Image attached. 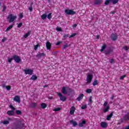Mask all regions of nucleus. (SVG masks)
<instances>
[{
    "instance_id": "nucleus-1",
    "label": "nucleus",
    "mask_w": 129,
    "mask_h": 129,
    "mask_svg": "<svg viewBox=\"0 0 129 129\" xmlns=\"http://www.w3.org/2000/svg\"><path fill=\"white\" fill-rule=\"evenodd\" d=\"M61 92L62 94L66 95L68 92L70 93V92H72V89L69 88V87L64 86L62 87Z\"/></svg>"
},
{
    "instance_id": "nucleus-2",
    "label": "nucleus",
    "mask_w": 129,
    "mask_h": 129,
    "mask_svg": "<svg viewBox=\"0 0 129 129\" xmlns=\"http://www.w3.org/2000/svg\"><path fill=\"white\" fill-rule=\"evenodd\" d=\"M25 127V123L21 120H19L16 124L15 129H24Z\"/></svg>"
},
{
    "instance_id": "nucleus-3",
    "label": "nucleus",
    "mask_w": 129,
    "mask_h": 129,
    "mask_svg": "<svg viewBox=\"0 0 129 129\" xmlns=\"http://www.w3.org/2000/svg\"><path fill=\"white\" fill-rule=\"evenodd\" d=\"M92 79H93V76L90 74H88L87 75L86 84H90L91 83V81H92Z\"/></svg>"
},
{
    "instance_id": "nucleus-4",
    "label": "nucleus",
    "mask_w": 129,
    "mask_h": 129,
    "mask_svg": "<svg viewBox=\"0 0 129 129\" xmlns=\"http://www.w3.org/2000/svg\"><path fill=\"white\" fill-rule=\"evenodd\" d=\"M7 19L9 20V23H13V22L16 21V19H17V16H13V14H10L8 16Z\"/></svg>"
},
{
    "instance_id": "nucleus-5",
    "label": "nucleus",
    "mask_w": 129,
    "mask_h": 129,
    "mask_svg": "<svg viewBox=\"0 0 129 129\" xmlns=\"http://www.w3.org/2000/svg\"><path fill=\"white\" fill-rule=\"evenodd\" d=\"M13 60L15 61L16 63H20V62H21V58L20 57V56H19V55L14 54L13 56Z\"/></svg>"
},
{
    "instance_id": "nucleus-6",
    "label": "nucleus",
    "mask_w": 129,
    "mask_h": 129,
    "mask_svg": "<svg viewBox=\"0 0 129 129\" xmlns=\"http://www.w3.org/2000/svg\"><path fill=\"white\" fill-rule=\"evenodd\" d=\"M57 95L59 96L60 100L63 102L66 101V99H67L66 96H63L61 93H57Z\"/></svg>"
},
{
    "instance_id": "nucleus-7",
    "label": "nucleus",
    "mask_w": 129,
    "mask_h": 129,
    "mask_svg": "<svg viewBox=\"0 0 129 129\" xmlns=\"http://www.w3.org/2000/svg\"><path fill=\"white\" fill-rule=\"evenodd\" d=\"M25 74L28 75H33V73L34 71L31 69H24L23 70Z\"/></svg>"
},
{
    "instance_id": "nucleus-8",
    "label": "nucleus",
    "mask_w": 129,
    "mask_h": 129,
    "mask_svg": "<svg viewBox=\"0 0 129 129\" xmlns=\"http://www.w3.org/2000/svg\"><path fill=\"white\" fill-rule=\"evenodd\" d=\"M65 13L67 14V15H71L72 16H73V15H75V14H76V12L73 11L72 10H66Z\"/></svg>"
},
{
    "instance_id": "nucleus-9",
    "label": "nucleus",
    "mask_w": 129,
    "mask_h": 129,
    "mask_svg": "<svg viewBox=\"0 0 129 129\" xmlns=\"http://www.w3.org/2000/svg\"><path fill=\"white\" fill-rule=\"evenodd\" d=\"M112 52H113V49H112V48H109L108 49L105 50L104 53L105 55H110Z\"/></svg>"
},
{
    "instance_id": "nucleus-10",
    "label": "nucleus",
    "mask_w": 129,
    "mask_h": 129,
    "mask_svg": "<svg viewBox=\"0 0 129 129\" xmlns=\"http://www.w3.org/2000/svg\"><path fill=\"white\" fill-rule=\"evenodd\" d=\"M46 56V54L44 52H38V54H36V57L38 58V59H41L42 57H45Z\"/></svg>"
},
{
    "instance_id": "nucleus-11",
    "label": "nucleus",
    "mask_w": 129,
    "mask_h": 129,
    "mask_svg": "<svg viewBox=\"0 0 129 129\" xmlns=\"http://www.w3.org/2000/svg\"><path fill=\"white\" fill-rule=\"evenodd\" d=\"M111 39L112 41H116L117 40V35L116 34H113L112 33L111 35Z\"/></svg>"
},
{
    "instance_id": "nucleus-12",
    "label": "nucleus",
    "mask_w": 129,
    "mask_h": 129,
    "mask_svg": "<svg viewBox=\"0 0 129 129\" xmlns=\"http://www.w3.org/2000/svg\"><path fill=\"white\" fill-rule=\"evenodd\" d=\"M75 110H76V108L74 106H73L70 108V113L71 115H73L74 114V112H75Z\"/></svg>"
},
{
    "instance_id": "nucleus-13",
    "label": "nucleus",
    "mask_w": 129,
    "mask_h": 129,
    "mask_svg": "<svg viewBox=\"0 0 129 129\" xmlns=\"http://www.w3.org/2000/svg\"><path fill=\"white\" fill-rule=\"evenodd\" d=\"M100 125L103 128H106V127H107V123L106 122L102 121L100 123Z\"/></svg>"
},
{
    "instance_id": "nucleus-14",
    "label": "nucleus",
    "mask_w": 129,
    "mask_h": 129,
    "mask_svg": "<svg viewBox=\"0 0 129 129\" xmlns=\"http://www.w3.org/2000/svg\"><path fill=\"white\" fill-rule=\"evenodd\" d=\"M51 46H52V44H51V43H50V42L47 41L46 43V47L47 50H51Z\"/></svg>"
},
{
    "instance_id": "nucleus-15",
    "label": "nucleus",
    "mask_w": 129,
    "mask_h": 129,
    "mask_svg": "<svg viewBox=\"0 0 129 129\" xmlns=\"http://www.w3.org/2000/svg\"><path fill=\"white\" fill-rule=\"evenodd\" d=\"M84 124H86V120H83L81 122L79 123V126L80 127H83Z\"/></svg>"
},
{
    "instance_id": "nucleus-16",
    "label": "nucleus",
    "mask_w": 129,
    "mask_h": 129,
    "mask_svg": "<svg viewBox=\"0 0 129 129\" xmlns=\"http://www.w3.org/2000/svg\"><path fill=\"white\" fill-rule=\"evenodd\" d=\"M110 108V107H109V105H107L106 107H104L103 111L104 113L106 112H108L109 111V109Z\"/></svg>"
},
{
    "instance_id": "nucleus-17",
    "label": "nucleus",
    "mask_w": 129,
    "mask_h": 129,
    "mask_svg": "<svg viewBox=\"0 0 129 129\" xmlns=\"http://www.w3.org/2000/svg\"><path fill=\"white\" fill-rule=\"evenodd\" d=\"M7 114L10 116H13V115H15V111L8 110L7 111Z\"/></svg>"
},
{
    "instance_id": "nucleus-18",
    "label": "nucleus",
    "mask_w": 129,
    "mask_h": 129,
    "mask_svg": "<svg viewBox=\"0 0 129 129\" xmlns=\"http://www.w3.org/2000/svg\"><path fill=\"white\" fill-rule=\"evenodd\" d=\"M84 97V94H80L79 97L77 98V100H78V101H80V100H82L83 99Z\"/></svg>"
},
{
    "instance_id": "nucleus-19",
    "label": "nucleus",
    "mask_w": 129,
    "mask_h": 129,
    "mask_svg": "<svg viewBox=\"0 0 129 129\" xmlns=\"http://www.w3.org/2000/svg\"><path fill=\"white\" fill-rule=\"evenodd\" d=\"M113 115V112H111L109 115L107 116V117H106L107 120H110Z\"/></svg>"
},
{
    "instance_id": "nucleus-20",
    "label": "nucleus",
    "mask_w": 129,
    "mask_h": 129,
    "mask_svg": "<svg viewBox=\"0 0 129 129\" xmlns=\"http://www.w3.org/2000/svg\"><path fill=\"white\" fill-rule=\"evenodd\" d=\"M14 101H16V102H20L21 100L20 99V97L19 96H15L14 98Z\"/></svg>"
},
{
    "instance_id": "nucleus-21",
    "label": "nucleus",
    "mask_w": 129,
    "mask_h": 129,
    "mask_svg": "<svg viewBox=\"0 0 129 129\" xmlns=\"http://www.w3.org/2000/svg\"><path fill=\"white\" fill-rule=\"evenodd\" d=\"M102 4V0H95L94 5H100Z\"/></svg>"
},
{
    "instance_id": "nucleus-22",
    "label": "nucleus",
    "mask_w": 129,
    "mask_h": 129,
    "mask_svg": "<svg viewBox=\"0 0 129 129\" xmlns=\"http://www.w3.org/2000/svg\"><path fill=\"white\" fill-rule=\"evenodd\" d=\"M70 123L73 124V126H76L77 125H78V124L77 123V122L76 121H75L73 120H71L70 121Z\"/></svg>"
},
{
    "instance_id": "nucleus-23",
    "label": "nucleus",
    "mask_w": 129,
    "mask_h": 129,
    "mask_svg": "<svg viewBox=\"0 0 129 129\" xmlns=\"http://www.w3.org/2000/svg\"><path fill=\"white\" fill-rule=\"evenodd\" d=\"M106 48V44L104 43L103 46L101 47V49H100V52H102L104 51V50Z\"/></svg>"
},
{
    "instance_id": "nucleus-24",
    "label": "nucleus",
    "mask_w": 129,
    "mask_h": 129,
    "mask_svg": "<svg viewBox=\"0 0 129 129\" xmlns=\"http://www.w3.org/2000/svg\"><path fill=\"white\" fill-rule=\"evenodd\" d=\"M30 106L31 107H32V108H36V106H37V103H31L30 104Z\"/></svg>"
},
{
    "instance_id": "nucleus-25",
    "label": "nucleus",
    "mask_w": 129,
    "mask_h": 129,
    "mask_svg": "<svg viewBox=\"0 0 129 129\" xmlns=\"http://www.w3.org/2000/svg\"><path fill=\"white\" fill-rule=\"evenodd\" d=\"M123 120H129V115H128L127 114H125L123 116Z\"/></svg>"
},
{
    "instance_id": "nucleus-26",
    "label": "nucleus",
    "mask_w": 129,
    "mask_h": 129,
    "mask_svg": "<svg viewBox=\"0 0 129 129\" xmlns=\"http://www.w3.org/2000/svg\"><path fill=\"white\" fill-rule=\"evenodd\" d=\"M41 108H42L43 109H45V108L47 107V104H46V103H42L41 104Z\"/></svg>"
},
{
    "instance_id": "nucleus-27",
    "label": "nucleus",
    "mask_w": 129,
    "mask_h": 129,
    "mask_svg": "<svg viewBox=\"0 0 129 129\" xmlns=\"http://www.w3.org/2000/svg\"><path fill=\"white\" fill-rule=\"evenodd\" d=\"M38 79V77L36 76L35 75L32 76L31 80H37Z\"/></svg>"
},
{
    "instance_id": "nucleus-28",
    "label": "nucleus",
    "mask_w": 129,
    "mask_h": 129,
    "mask_svg": "<svg viewBox=\"0 0 129 129\" xmlns=\"http://www.w3.org/2000/svg\"><path fill=\"white\" fill-rule=\"evenodd\" d=\"M112 0H106L104 3V5H105V6H108V5H109V4H110V2L112 1Z\"/></svg>"
},
{
    "instance_id": "nucleus-29",
    "label": "nucleus",
    "mask_w": 129,
    "mask_h": 129,
    "mask_svg": "<svg viewBox=\"0 0 129 129\" xmlns=\"http://www.w3.org/2000/svg\"><path fill=\"white\" fill-rule=\"evenodd\" d=\"M13 27H14V24L9 26L7 28V29H6V32H8V31H10V30H11V29L13 28Z\"/></svg>"
},
{
    "instance_id": "nucleus-30",
    "label": "nucleus",
    "mask_w": 129,
    "mask_h": 129,
    "mask_svg": "<svg viewBox=\"0 0 129 129\" xmlns=\"http://www.w3.org/2000/svg\"><path fill=\"white\" fill-rule=\"evenodd\" d=\"M122 49H123V50H124L126 52H127V51L129 50V47L127 46H124L122 47Z\"/></svg>"
},
{
    "instance_id": "nucleus-31",
    "label": "nucleus",
    "mask_w": 129,
    "mask_h": 129,
    "mask_svg": "<svg viewBox=\"0 0 129 129\" xmlns=\"http://www.w3.org/2000/svg\"><path fill=\"white\" fill-rule=\"evenodd\" d=\"M46 18H47V15L45 14H42V15L41 16L42 20H46Z\"/></svg>"
},
{
    "instance_id": "nucleus-32",
    "label": "nucleus",
    "mask_w": 129,
    "mask_h": 129,
    "mask_svg": "<svg viewBox=\"0 0 129 129\" xmlns=\"http://www.w3.org/2000/svg\"><path fill=\"white\" fill-rule=\"evenodd\" d=\"M16 114H18V115H21V114H22V111H21L20 110H17L16 111Z\"/></svg>"
},
{
    "instance_id": "nucleus-33",
    "label": "nucleus",
    "mask_w": 129,
    "mask_h": 129,
    "mask_svg": "<svg viewBox=\"0 0 129 129\" xmlns=\"http://www.w3.org/2000/svg\"><path fill=\"white\" fill-rule=\"evenodd\" d=\"M98 84V81L97 80H95L93 83V86H95V85H97Z\"/></svg>"
},
{
    "instance_id": "nucleus-34",
    "label": "nucleus",
    "mask_w": 129,
    "mask_h": 129,
    "mask_svg": "<svg viewBox=\"0 0 129 129\" xmlns=\"http://www.w3.org/2000/svg\"><path fill=\"white\" fill-rule=\"evenodd\" d=\"M47 18L48 20H51V19H52V13H49Z\"/></svg>"
},
{
    "instance_id": "nucleus-35",
    "label": "nucleus",
    "mask_w": 129,
    "mask_h": 129,
    "mask_svg": "<svg viewBox=\"0 0 129 129\" xmlns=\"http://www.w3.org/2000/svg\"><path fill=\"white\" fill-rule=\"evenodd\" d=\"M9 107H10V108H11V109H12V110H12V111H15V110H16V108H15V107H14V106H13V105H10L9 106Z\"/></svg>"
},
{
    "instance_id": "nucleus-36",
    "label": "nucleus",
    "mask_w": 129,
    "mask_h": 129,
    "mask_svg": "<svg viewBox=\"0 0 129 129\" xmlns=\"http://www.w3.org/2000/svg\"><path fill=\"white\" fill-rule=\"evenodd\" d=\"M6 10H7V6H6L5 5H4L3 6V10H2L3 13L6 12Z\"/></svg>"
},
{
    "instance_id": "nucleus-37",
    "label": "nucleus",
    "mask_w": 129,
    "mask_h": 129,
    "mask_svg": "<svg viewBox=\"0 0 129 129\" xmlns=\"http://www.w3.org/2000/svg\"><path fill=\"white\" fill-rule=\"evenodd\" d=\"M86 92H87V93H91V92H92V90H91V89H87Z\"/></svg>"
},
{
    "instance_id": "nucleus-38",
    "label": "nucleus",
    "mask_w": 129,
    "mask_h": 129,
    "mask_svg": "<svg viewBox=\"0 0 129 129\" xmlns=\"http://www.w3.org/2000/svg\"><path fill=\"white\" fill-rule=\"evenodd\" d=\"M118 1L119 0H112V2L113 5H115L118 3Z\"/></svg>"
},
{
    "instance_id": "nucleus-39",
    "label": "nucleus",
    "mask_w": 129,
    "mask_h": 129,
    "mask_svg": "<svg viewBox=\"0 0 129 129\" xmlns=\"http://www.w3.org/2000/svg\"><path fill=\"white\" fill-rule=\"evenodd\" d=\"M89 102L90 103H92L93 102V101H92V96H90L89 98Z\"/></svg>"
},
{
    "instance_id": "nucleus-40",
    "label": "nucleus",
    "mask_w": 129,
    "mask_h": 129,
    "mask_svg": "<svg viewBox=\"0 0 129 129\" xmlns=\"http://www.w3.org/2000/svg\"><path fill=\"white\" fill-rule=\"evenodd\" d=\"M8 60L9 63H12V61H13V60H14V58H13V57H12V58L8 57Z\"/></svg>"
},
{
    "instance_id": "nucleus-41",
    "label": "nucleus",
    "mask_w": 129,
    "mask_h": 129,
    "mask_svg": "<svg viewBox=\"0 0 129 129\" xmlns=\"http://www.w3.org/2000/svg\"><path fill=\"white\" fill-rule=\"evenodd\" d=\"M3 124H9V123H10V121H9L8 120H4L3 122Z\"/></svg>"
},
{
    "instance_id": "nucleus-42",
    "label": "nucleus",
    "mask_w": 129,
    "mask_h": 129,
    "mask_svg": "<svg viewBox=\"0 0 129 129\" xmlns=\"http://www.w3.org/2000/svg\"><path fill=\"white\" fill-rule=\"evenodd\" d=\"M77 35V33H73V34L71 35L70 36H69V38H74V37H75Z\"/></svg>"
},
{
    "instance_id": "nucleus-43",
    "label": "nucleus",
    "mask_w": 129,
    "mask_h": 129,
    "mask_svg": "<svg viewBox=\"0 0 129 129\" xmlns=\"http://www.w3.org/2000/svg\"><path fill=\"white\" fill-rule=\"evenodd\" d=\"M68 47H69V45H68V44H67V43H66L64 45H63V47H62V49H65L66 48H68Z\"/></svg>"
},
{
    "instance_id": "nucleus-44",
    "label": "nucleus",
    "mask_w": 129,
    "mask_h": 129,
    "mask_svg": "<svg viewBox=\"0 0 129 129\" xmlns=\"http://www.w3.org/2000/svg\"><path fill=\"white\" fill-rule=\"evenodd\" d=\"M54 111H59L60 110H61V108H60L59 107L58 108H55L53 109Z\"/></svg>"
},
{
    "instance_id": "nucleus-45",
    "label": "nucleus",
    "mask_w": 129,
    "mask_h": 129,
    "mask_svg": "<svg viewBox=\"0 0 129 129\" xmlns=\"http://www.w3.org/2000/svg\"><path fill=\"white\" fill-rule=\"evenodd\" d=\"M85 108H87V105H83L81 107V109H85Z\"/></svg>"
},
{
    "instance_id": "nucleus-46",
    "label": "nucleus",
    "mask_w": 129,
    "mask_h": 129,
    "mask_svg": "<svg viewBox=\"0 0 129 129\" xmlns=\"http://www.w3.org/2000/svg\"><path fill=\"white\" fill-rule=\"evenodd\" d=\"M6 89L7 90H10V89H12V87H11V86H7L6 87Z\"/></svg>"
},
{
    "instance_id": "nucleus-47",
    "label": "nucleus",
    "mask_w": 129,
    "mask_h": 129,
    "mask_svg": "<svg viewBox=\"0 0 129 129\" xmlns=\"http://www.w3.org/2000/svg\"><path fill=\"white\" fill-rule=\"evenodd\" d=\"M107 104H108V102H105L103 104L104 107H106L107 106Z\"/></svg>"
},
{
    "instance_id": "nucleus-48",
    "label": "nucleus",
    "mask_w": 129,
    "mask_h": 129,
    "mask_svg": "<svg viewBox=\"0 0 129 129\" xmlns=\"http://www.w3.org/2000/svg\"><path fill=\"white\" fill-rule=\"evenodd\" d=\"M22 26H23V23L22 22H21L20 23H19L17 27L18 28H21V27H22Z\"/></svg>"
},
{
    "instance_id": "nucleus-49",
    "label": "nucleus",
    "mask_w": 129,
    "mask_h": 129,
    "mask_svg": "<svg viewBox=\"0 0 129 129\" xmlns=\"http://www.w3.org/2000/svg\"><path fill=\"white\" fill-rule=\"evenodd\" d=\"M39 47V44H36L34 46V50H37Z\"/></svg>"
},
{
    "instance_id": "nucleus-50",
    "label": "nucleus",
    "mask_w": 129,
    "mask_h": 129,
    "mask_svg": "<svg viewBox=\"0 0 129 129\" xmlns=\"http://www.w3.org/2000/svg\"><path fill=\"white\" fill-rule=\"evenodd\" d=\"M110 63H111V64H112V63H114V59L112 58L110 59Z\"/></svg>"
},
{
    "instance_id": "nucleus-51",
    "label": "nucleus",
    "mask_w": 129,
    "mask_h": 129,
    "mask_svg": "<svg viewBox=\"0 0 129 129\" xmlns=\"http://www.w3.org/2000/svg\"><path fill=\"white\" fill-rule=\"evenodd\" d=\"M125 78V75H123V76H121L120 77V80H122V79H123V78Z\"/></svg>"
},
{
    "instance_id": "nucleus-52",
    "label": "nucleus",
    "mask_w": 129,
    "mask_h": 129,
    "mask_svg": "<svg viewBox=\"0 0 129 129\" xmlns=\"http://www.w3.org/2000/svg\"><path fill=\"white\" fill-rule=\"evenodd\" d=\"M57 31H58V32H62V29H61V28H57L56 29Z\"/></svg>"
},
{
    "instance_id": "nucleus-53",
    "label": "nucleus",
    "mask_w": 129,
    "mask_h": 129,
    "mask_svg": "<svg viewBox=\"0 0 129 129\" xmlns=\"http://www.w3.org/2000/svg\"><path fill=\"white\" fill-rule=\"evenodd\" d=\"M29 10L30 12H32L33 11V7H32V6H30V7H29Z\"/></svg>"
},
{
    "instance_id": "nucleus-54",
    "label": "nucleus",
    "mask_w": 129,
    "mask_h": 129,
    "mask_svg": "<svg viewBox=\"0 0 129 129\" xmlns=\"http://www.w3.org/2000/svg\"><path fill=\"white\" fill-rule=\"evenodd\" d=\"M68 37H69V36L68 35V34H64L63 35V38H64V39H66V38H68Z\"/></svg>"
},
{
    "instance_id": "nucleus-55",
    "label": "nucleus",
    "mask_w": 129,
    "mask_h": 129,
    "mask_svg": "<svg viewBox=\"0 0 129 129\" xmlns=\"http://www.w3.org/2000/svg\"><path fill=\"white\" fill-rule=\"evenodd\" d=\"M60 43H61V41H58V42H57L55 44V45H56V46H59V45H60Z\"/></svg>"
},
{
    "instance_id": "nucleus-56",
    "label": "nucleus",
    "mask_w": 129,
    "mask_h": 129,
    "mask_svg": "<svg viewBox=\"0 0 129 129\" xmlns=\"http://www.w3.org/2000/svg\"><path fill=\"white\" fill-rule=\"evenodd\" d=\"M29 37V35L26 33L24 35V38H27Z\"/></svg>"
},
{
    "instance_id": "nucleus-57",
    "label": "nucleus",
    "mask_w": 129,
    "mask_h": 129,
    "mask_svg": "<svg viewBox=\"0 0 129 129\" xmlns=\"http://www.w3.org/2000/svg\"><path fill=\"white\" fill-rule=\"evenodd\" d=\"M20 19H22L23 17H24V16L23 15V14L21 13L20 16H19Z\"/></svg>"
},
{
    "instance_id": "nucleus-58",
    "label": "nucleus",
    "mask_w": 129,
    "mask_h": 129,
    "mask_svg": "<svg viewBox=\"0 0 129 129\" xmlns=\"http://www.w3.org/2000/svg\"><path fill=\"white\" fill-rule=\"evenodd\" d=\"M26 34H27L28 36H30V35H31V31H28Z\"/></svg>"
},
{
    "instance_id": "nucleus-59",
    "label": "nucleus",
    "mask_w": 129,
    "mask_h": 129,
    "mask_svg": "<svg viewBox=\"0 0 129 129\" xmlns=\"http://www.w3.org/2000/svg\"><path fill=\"white\" fill-rule=\"evenodd\" d=\"M7 40V39H6V38H3V39H2V42H3V43H4V42H5V41Z\"/></svg>"
},
{
    "instance_id": "nucleus-60",
    "label": "nucleus",
    "mask_w": 129,
    "mask_h": 129,
    "mask_svg": "<svg viewBox=\"0 0 129 129\" xmlns=\"http://www.w3.org/2000/svg\"><path fill=\"white\" fill-rule=\"evenodd\" d=\"M77 27V24H75L73 25V28H76Z\"/></svg>"
},
{
    "instance_id": "nucleus-61",
    "label": "nucleus",
    "mask_w": 129,
    "mask_h": 129,
    "mask_svg": "<svg viewBox=\"0 0 129 129\" xmlns=\"http://www.w3.org/2000/svg\"><path fill=\"white\" fill-rule=\"evenodd\" d=\"M113 98H114V96L112 95L110 97V99H111V100H113Z\"/></svg>"
},
{
    "instance_id": "nucleus-62",
    "label": "nucleus",
    "mask_w": 129,
    "mask_h": 129,
    "mask_svg": "<svg viewBox=\"0 0 129 129\" xmlns=\"http://www.w3.org/2000/svg\"><path fill=\"white\" fill-rule=\"evenodd\" d=\"M110 14H112V15H114L115 14V12H113V11H111L110 12Z\"/></svg>"
},
{
    "instance_id": "nucleus-63",
    "label": "nucleus",
    "mask_w": 129,
    "mask_h": 129,
    "mask_svg": "<svg viewBox=\"0 0 129 129\" xmlns=\"http://www.w3.org/2000/svg\"><path fill=\"white\" fill-rule=\"evenodd\" d=\"M125 129H129V125L128 126H126L124 127Z\"/></svg>"
},
{
    "instance_id": "nucleus-64",
    "label": "nucleus",
    "mask_w": 129,
    "mask_h": 129,
    "mask_svg": "<svg viewBox=\"0 0 129 129\" xmlns=\"http://www.w3.org/2000/svg\"><path fill=\"white\" fill-rule=\"evenodd\" d=\"M120 120L121 122H123V118H120Z\"/></svg>"
}]
</instances>
